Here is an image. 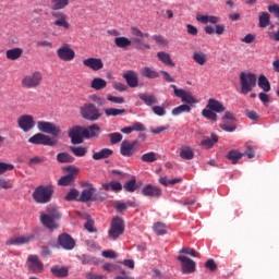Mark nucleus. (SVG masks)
<instances>
[{
    "label": "nucleus",
    "instance_id": "1",
    "mask_svg": "<svg viewBox=\"0 0 279 279\" xmlns=\"http://www.w3.org/2000/svg\"><path fill=\"white\" fill-rule=\"evenodd\" d=\"M71 0H50V8L53 10L51 16L54 19L52 25L56 27H62L65 31L71 29V23H69V16L60 11L69 8Z\"/></svg>",
    "mask_w": 279,
    "mask_h": 279
},
{
    "label": "nucleus",
    "instance_id": "2",
    "mask_svg": "<svg viewBox=\"0 0 279 279\" xmlns=\"http://www.w3.org/2000/svg\"><path fill=\"white\" fill-rule=\"evenodd\" d=\"M60 213L53 206L46 208V211L40 213V223L48 230H58V219H60Z\"/></svg>",
    "mask_w": 279,
    "mask_h": 279
},
{
    "label": "nucleus",
    "instance_id": "3",
    "mask_svg": "<svg viewBox=\"0 0 279 279\" xmlns=\"http://www.w3.org/2000/svg\"><path fill=\"white\" fill-rule=\"evenodd\" d=\"M221 112H226V106L215 98H209L202 116L207 121H217V114H221Z\"/></svg>",
    "mask_w": 279,
    "mask_h": 279
},
{
    "label": "nucleus",
    "instance_id": "4",
    "mask_svg": "<svg viewBox=\"0 0 279 279\" xmlns=\"http://www.w3.org/2000/svg\"><path fill=\"white\" fill-rule=\"evenodd\" d=\"M53 185H39L33 192V199L36 204H49L53 197Z\"/></svg>",
    "mask_w": 279,
    "mask_h": 279
},
{
    "label": "nucleus",
    "instance_id": "5",
    "mask_svg": "<svg viewBox=\"0 0 279 279\" xmlns=\"http://www.w3.org/2000/svg\"><path fill=\"white\" fill-rule=\"evenodd\" d=\"M114 45L119 49H128L129 47H132V45H135V49H137L138 51L151 49V46H149V44H144L140 38L130 39L128 37H116Z\"/></svg>",
    "mask_w": 279,
    "mask_h": 279
},
{
    "label": "nucleus",
    "instance_id": "6",
    "mask_svg": "<svg viewBox=\"0 0 279 279\" xmlns=\"http://www.w3.org/2000/svg\"><path fill=\"white\" fill-rule=\"evenodd\" d=\"M256 74L252 72H241L240 73V93L241 95H248V93H252L254 88H256Z\"/></svg>",
    "mask_w": 279,
    "mask_h": 279
},
{
    "label": "nucleus",
    "instance_id": "7",
    "mask_svg": "<svg viewBox=\"0 0 279 279\" xmlns=\"http://www.w3.org/2000/svg\"><path fill=\"white\" fill-rule=\"evenodd\" d=\"M123 232H125V222H123V219L120 217L113 218L108 231L109 239H111V241H117V239H119Z\"/></svg>",
    "mask_w": 279,
    "mask_h": 279
},
{
    "label": "nucleus",
    "instance_id": "8",
    "mask_svg": "<svg viewBox=\"0 0 279 279\" xmlns=\"http://www.w3.org/2000/svg\"><path fill=\"white\" fill-rule=\"evenodd\" d=\"M23 88H38L43 84V73L35 71L25 75L21 82Z\"/></svg>",
    "mask_w": 279,
    "mask_h": 279
},
{
    "label": "nucleus",
    "instance_id": "9",
    "mask_svg": "<svg viewBox=\"0 0 279 279\" xmlns=\"http://www.w3.org/2000/svg\"><path fill=\"white\" fill-rule=\"evenodd\" d=\"M81 114L83 119H86V121H99V119H101L99 109H97V107L90 102H87L81 107Z\"/></svg>",
    "mask_w": 279,
    "mask_h": 279
},
{
    "label": "nucleus",
    "instance_id": "10",
    "mask_svg": "<svg viewBox=\"0 0 279 279\" xmlns=\"http://www.w3.org/2000/svg\"><path fill=\"white\" fill-rule=\"evenodd\" d=\"M66 171V175L61 177L58 181L59 186H71L75 182V178L80 173V168L75 166H68L63 168Z\"/></svg>",
    "mask_w": 279,
    "mask_h": 279
},
{
    "label": "nucleus",
    "instance_id": "11",
    "mask_svg": "<svg viewBox=\"0 0 279 279\" xmlns=\"http://www.w3.org/2000/svg\"><path fill=\"white\" fill-rule=\"evenodd\" d=\"M170 87L173 88L175 97H179L183 104H189L190 106H193V104H199V100L193 96V93L178 88L175 85H171Z\"/></svg>",
    "mask_w": 279,
    "mask_h": 279
},
{
    "label": "nucleus",
    "instance_id": "12",
    "mask_svg": "<svg viewBox=\"0 0 279 279\" xmlns=\"http://www.w3.org/2000/svg\"><path fill=\"white\" fill-rule=\"evenodd\" d=\"M28 143L32 145H46L48 147H53L58 144V141L51 138L49 135L36 133L31 138H28Z\"/></svg>",
    "mask_w": 279,
    "mask_h": 279
},
{
    "label": "nucleus",
    "instance_id": "13",
    "mask_svg": "<svg viewBox=\"0 0 279 279\" xmlns=\"http://www.w3.org/2000/svg\"><path fill=\"white\" fill-rule=\"evenodd\" d=\"M57 56L59 60H62V62H71L75 60V50L71 48V45L63 44L61 47L58 48Z\"/></svg>",
    "mask_w": 279,
    "mask_h": 279
},
{
    "label": "nucleus",
    "instance_id": "14",
    "mask_svg": "<svg viewBox=\"0 0 279 279\" xmlns=\"http://www.w3.org/2000/svg\"><path fill=\"white\" fill-rule=\"evenodd\" d=\"M17 126L24 132H32L36 128V120L32 114H22L17 118Z\"/></svg>",
    "mask_w": 279,
    "mask_h": 279
},
{
    "label": "nucleus",
    "instance_id": "15",
    "mask_svg": "<svg viewBox=\"0 0 279 279\" xmlns=\"http://www.w3.org/2000/svg\"><path fill=\"white\" fill-rule=\"evenodd\" d=\"M37 129L39 132H43L44 134H51V136H59L60 135V126L53 124V122H47V121H39L37 122Z\"/></svg>",
    "mask_w": 279,
    "mask_h": 279
},
{
    "label": "nucleus",
    "instance_id": "16",
    "mask_svg": "<svg viewBox=\"0 0 279 279\" xmlns=\"http://www.w3.org/2000/svg\"><path fill=\"white\" fill-rule=\"evenodd\" d=\"M136 145H138V141L130 142L128 140H124L120 145V154L124 158H130L131 156H134L136 153Z\"/></svg>",
    "mask_w": 279,
    "mask_h": 279
},
{
    "label": "nucleus",
    "instance_id": "17",
    "mask_svg": "<svg viewBox=\"0 0 279 279\" xmlns=\"http://www.w3.org/2000/svg\"><path fill=\"white\" fill-rule=\"evenodd\" d=\"M177 259L181 263L182 274H195L197 264L193 259L184 255H179Z\"/></svg>",
    "mask_w": 279,
    "mask_h": 279
},
{
    "label": "nucleus",
    "instance_id": "18",
    "mask_svg": "<svg viewBox=\"0 0 279 279\" xmlns=\"http://www.w3.org/2000/svg\"><path fill=\"white\" fill-rule=\"evenodd\" d=\"M27 267L32 274H40L45 269V265H43L37 255H29L27 257Z\"/></svg>",
    "mask_w": 279,
    "mask_h": 279
},
{
    "label": "nucleus",
    "instance_id": "19",
    "mask_svg": "<svg viewBox=\"0 0 279 279\" xmlns=\"http://www.w3.org/2000/svg\"><path fill=\"white\" fill-rule=\"evenodd\" d=\"M69 136H70L73 145H80V144L84 143V128L73 126L69 131Z\"/></svg>",
    "mask_w": 279,
    "mask_h": 279
},
{
    "label": "nucleus",
    "instance_id": "20",
    "mask_svg": "<svg viewBox=\"0 0 279 279\" xmlns=\"http://www.w3.org/2000/svg\"><path fill=\"white\" fill-rule=\"evenodd\" d=\"M83 64L86 66V69H90V71H101L104 69V61L99 58H87L83 60Z\"/></svg>",
    "mask_w": 279,
    "mask_h": 279
},
{
    "label": "nucleus",
    "instance_id": "21",
    "mask_svg": "<svg viewBox=\"0 0 279 279\" xmlns=\"http://www.w3.org/2000/svg\"><path fill=\"white\" fill-rule=\"evenodd\" d=\"M34 241V234L19 235L7 241L5 245H25Z\"/></svg>",
    "mask_w": 279,
    "mask_h": 279
},
{
    "label": "nucleus",
    "instance_id": "22",
    "mask_svg": "<svg viewBox=\"0 0 279 279\" xmlns=\"http://www.w3.org/2000/svg\"><path fill=\"white\" fill-rule=\"evenodd\" d=\"M58 241L63 250H73L75 247V240H73V238H71V235L68 233H62L59 235Z\"/></svg>",
    "mask_w": 279,
    "mask_h": 279
},
{
    "label": "nucleus",
    "instance_id": "23",
    "mask_svg": "<svg viewBox=\"0 0 279 279\" xmlns=\"http://www.w3.org/2000/svg\"><path fill=\"white\" fill-rule=\"evenodd\" d=\"M123 78L130 88H136L138 86V74L136 72L129 70L123 73Z\"/></svg>",
    "mask_w": 279,
    "mask_h": 279
},
{
    "label": "nucleus",
    "instance_id": "24",
    "mask_svg": "<svg viewBox=\"0 0 279 279\" xmlns=\"http://www.w3.org/2000/svg\"><path fill=\"white\" fill-rule=\"evenodd\" d=\"M142 195L145 197H160V195H162V190L158 186L148 184L142 189Z\"/></svg>",
    "mask_w": 279,
    "mask_h": 279
},
{
    "label": "nucleus",
    "instance_id": "25",
    "mask_svg": "<svg viewBox=\"0 0 279 279\" xmlns=\"http://www.w3.org/2000/svg\"><path fill=\"white\" fill-rule=\"evenodd\" d=\"M99 134H101V128L98 124L84 128V138H99Z\"/></svg>",
    "mask_w": 279,
    "mask_h": 279
},
{
    "label": "nucleus",
    "instance_id": "26",
    "mask_svg": "<svg viewBox=\"0 0 279 279\" xmlns=\"http://www.w3.org/2000/svg\"><path fill=\"white\" fill-rule=\"evenodd\" d=\"M84 186H88V189L82 191L78 202H90L97 190L90 183H85Z\"/></svg>",
    "mask_w": 279,
    "mask_h": 279
},
{
    "label": "nucleus",
    "instance_id": "27",
    "mask_svg": "<svg viewBox=\"0 0 279 279\" xmlns=\"http://www.w3.org/2000/svg\"><path fill=\"white\" fill-rule=\"evenodd\" d=\"M192 60H194V62L199 66H205L208 62V54L204 50H194Z\"/></svg>",
    "mask_w": 279,
    "mask_h": 279
},
{
    "label": "nucleus",
    "instance_id": "28",
    "mask_svg": "<svg viewBox=\"0 0 279 279\" xmlns=\"http://www.w3.org/2000/svg\"><path fill=\"white\" fill-rule=\"evenodd\" d=\"M138 98L144 101V104L150 108H154V106H156V104H158V97H156L155 95L151 94H138Z\"/></svg>",
    "mask_w": 279,
    "mask_h": 279
},
{
    "label": "nucleus",
    "instance_id": "29",
    "mask_svg": "<svg viewBox=\"0 0 279 279\" xmlns=\"http://www.w3.org/2000/svg\"><path fill=\"white\" fill-rule=\"evenodd\" d=\"M196 21H198V23H202L203 25H208V23H210L211 25H217V23H219V17L215 15L197 14Z\"/></svg>",
    "mask_w": 279,
    "mask_h": 279
},
{
    "label": "nucleus",
    "instance_id": "30",
    "mask_svg": "<svg viewBox=\"0 0 279 279\" xmlns=\"http://www.w3.org/2000/svg\"><path fill=\"white\" fill-rule=\"evenodd\" d=\"M50 271L56 278H66L69 276V268L64 266H52Z\"/></svg>",
    "mask_w": 279,
    "mask_h": 279
},
{
    "label": "nucleus",
    "instance_id": "31",
    "mask_svg": "<svg viewBox=\"0 0 279 279\" xmlns=\"http://www.w3.org/2000/svg\"><path fill=\"white\" fill-rule=\"evenodd\" d=\"M257 86H259L264 93H269V90H271V84L265 74H260L258 76Z\"/></svg>",
    "mask_w": 279,
    "mask_h": 279
},
{
    "label": "nucleus",
    "instance_id": "32",
    "mask_svg": "<svg viewBox=\"0 0 279 279\" xmlns=\"http://www.w3.org/2000/svg\"><path fill=\"white\" fill-rule=\"evenodd\" d=\"M108 86V82L101 77H95L90 82V88L94 90H104Z\"/></svg>",
    "mask_w": 279,
    "mask_h": 279
},
{
    "label": "nucleus",
    "instance_id": "33",
    "mask_svg": "<svg viewBox=\"0 0 279 279\" xmlns=\"http://www.w3.org/2000/svg\"><path fill=\"white\" fill-rule=\"evenodd\" d=\"M180 158L182 160H193L195 158V153L191 146H182L180 151Z\"/></svg>",
    "mask_w": 279,
    "mask_h": 279
},
{
    "label": "nucleus",
    "instance_id": "34",
    "mask_svg": "<svg viewBox=\"0 0 279 279\" xmlns=\"http://www.w3.org/2000/svg\"><path fill=\"white\" fill-rule=\"evenodd\" d=\"M157 58L162 62V64H166V66H175V63L171 60V54L168 52L159 51L157 52Z\"/></svg>",
    "mask_w": 279,
    "mask_h": 279
},
{
    "label": "nucleus",
    "instance_id": "35",
    "mask_svg": "<svg viewBox=\"0 0 279 279\" xmlns=\"http://www.w3.org/2000/svg\"><path fill=\"white\" fill-rule=\"evenodd\" d=\"M243 156H245V154L239 151L238 149H233L228 153L227 158L231 161V163L239 165V160H241Z\"/></svg>",
    "mask_w": 279,
    "mask_h": 279
},
{
    "label": "nucleus",
    "instance_id": "36",
    "mask_svg": "<svg viewBox=\"0 0 279 279\" xmlns=\"http://www.w3.org/2000/svg\"><path fill=\"white\" fill-rule=\"evenodd\" d=\"M113 151L110 148H102L100 151L94 153L93 159L94 160H104L106 158H110Z\"/></svg>",
    "mask_w": 279,
    "mask_h": 279
},
{
    "label": "nucleus",
    "instance_id": "37",
    "mask_svg": "<svg viewBox=\"0 0 279 279\" xmlns=\"http://www.w3.org/2000/svg\"><path fill=\"white\" fill-rule=\"evenodd\" d=\"M5 56L8 60H19V58L23 56V49L22 48L9 49L7 50Z\"/></svg>",
    "mask_w": 279,
    "mask_h": 279
},
{
    "label": "nucleus",
    "instance_id": "38",
    "mask_svg": "<svg viewBox=\"0 0 279 279\" xmlns=\"http://www.w3.org/2000/svg\"><path fill=\"white\" fill-rule=\"evenodd\" d=\"M216 143H219V137L216 134L211 133V138L202 141L201 145L203 147H206L207 149H213Z\"/></svg>",
    "mask_w": 279,
    "mask_h": 279
},
{
    "label": "nucleus",
    "instance_id": "39",
    "mask_svg": "<svg viewBox=\"0 0 279 279\" xmlns=\"http://www.w3.org/2000/svg\"><path fill=\"white\" fill-rule=\"evenodd\" d=\"M142 75L143 77H147L148 80H156V77H159L158 72L149 66H145L142 69Z\"/></svg>",
    "mask_w": 279,
    "mask_h": 279
},
{
    "label": "nucleus",
    "instance_id": "40",
    "mask_svg": "<svg viewBox=\"0 0 279 279\" xmlns=\"http://www.w3.org/2000/svg\"><path fill=\"white\" fill-rule=\"evenodd\" d=\"M184 112H191V107L189 105H180L172 109L171 114L173 117H180Z\"/></svg>",
    "mask_w": 279,
    "mask_h": 279
},
{
    "label": "nucleus",
    "instance_id": "41",
    "mask_svg": "<svg viewBox=\"0 0 279 279\" xmlns=\"http://www.w3.org/2000/svg\"><path fill=\"white\" fill-rule=\"evenodd\" d=\"M105 114L106 117H121V114H125V109L107 108Z\"/></svg>",
    "mask_w": 279,
    "mask_h": 279
},
{
    "label": "nucleus",
    "instance_id": "42",
    "mask_svg": "<svg viewBox=\"0 0 279 279\" xmlns=\"http://www.w3.org/2000/svg\"><path fill=\"white\" fill-rule=\"evenodd\" d=\"M142 162H156L158 155L154 151L146 153L141 157Z\"/></svg>",
    "mask_w": 279,
    "mask_h": 279
},
{
    "label": "nucleus",
    "instance_id": "43",
    "mask_svg": "<svg viewBox=\"0 0 279 279\" xmlns=\"http://www.w3.org/2000/svg\"><path fill=\"white\" fill-rule=\"evenodd\" d=\"M131 34H132V36H135V38H138L140 40H141V38H149V33H143L136 26L131 27Z\"/></svg>",
    "mask_w": 279,
    "mask_h": 279
},
{
    "label": "nucleus",
    "instance_id": "44",
    "mask_svg": "<svg viewBox=\"0 0 279 279\" xmlns=\"http://www.w3.org/2000/svg\"><path fill=\"white\" fill-rule=\"evenodd\" d=\"M58 162L66 163V162H73L74 158L69 155V153H60L57 155Z\"/></svg>",
    "mask_w": 279,
    "mask_h": 279
},
{
    "label": "nucleus",
    "instance_id": "45",
    "mask_svg": "<svg viewBox=\"0 0 279 279\" xmlns=\"http://www.w3.org/2000/svg\"><path fill=\"white\" fill-rule=\"evenodd\" d=\"M151 110L156 117H165L167 114V109L165 108V105H155L151 107Z\"/></svg>",
    "mask_w": 279,
    "mask_h": 279
},
{
    "label": "nucleus",
    "instance_id": "46",
    "mask_svg": "<svg viewBox=\"0 0 279 279\" xmlns=\"http://www.w3.org/2000/svg\"><path fill=\"white\" fill-rule=\"evenodd\" d=\"M71 151L74 154V156L82 158L86 156V153L88 150L86 149V147L77 146V147H71Z\"/></svg>",
    "mask_w": 279,
    "mask_h": 279
},
{
    "label": "nucleus",
    "instance_id": "47",
    "mask_svg": "<svg viewBox=\"0 0 279 279\" xmlns=\"http://www.w3.org/2000/svg\"><path fill=\"white\" fill-rule=\"evenodd\" d=\"M269 13L263 12L259 15V27H267L269 25Z\"/></svg>",
    "mask_w": 279,
    "mask_h": 279
},
{
    "label": "nucleus",
    "instance_id": "48",
    "mask_svg": "<svg viewBox=\"0 0 279 279\" xmlns=\"http://www.w3.org/2000/svg\"><path fill=\"white\" fill-rule=\"evenodd\" d=\"M154 230L159 236L162 234H167V226H165V223L156 222L154 226Z\"/></svg>",
    "mask_w": 279,
    "mask_h": 279
},
{
    "label": "nucleus",
    "instance_id": "49",
    "mask_svg": "<svg viewBox=\"0 0 279 279\" xmlns=\"http://www.w3.org/2000/svg\"><path fill=\"white\" fill-rule=\"evenodd\" d=\"M47 158L40 156H34L28 160V167H34V165H43Z\"/></svg>",
    "mask_w": 279,
    "mask_h": 279
},
{
    "label": "nucleus",
    "instance_id": "50",
    "mask_svg": "<svg viewBox=\"0 0 279 279\" xmlns=\"http://www.w3.org/2000/svg\"><path fill=\"white\" fill-rule=\"evenodd\" d=\"M111 145H117V143H121L123 141V135L121 133H111L109 134Z\"/></svg>",
    "mask_w": 279,
    "mask_h": 279
},
{
    "label": "nucleus",
    "instance_id": "51",
    "mask_svg": "<svg viewBox=\"0 0 279 279\" xmlns=\"http://www.w3.org/2000/svg\"><path fill=\"white\" fill-rule=\"evenodd\" d=\"M124 189L125 191H128L129 193H134V191H136V179H131L130 181H128L124 184Z\"/></svg>",
    "mask_w": 279,
    "mask_h": 279
},
{
    "label": "nucleus",
    "instance_id": "52",
    "mask_svg": "<svg viewBox=\"0 0 279 279\" xmlns=\"http://www.w3.org/2000/svg\"><path fill=\"white\" fill-rule=\"evenodd\" d=\"M179 254H187L189 256H192L193 258H198L199 257V254H197L195 252L194 248H191V247H183L179 251Z\"/></svg>",
    "mask_w": 279,
    "mask_h": 279
},
{
    "label": "nucleus",
    "instance_id": "53",
    "mask_svg": "<svg viewBox=\"0 0 279 279\" xmlns=\"http://www.w3.org/2000/svg\"><path fill=\"white\" fill-rule=\"evenodd\" d=\"M80 197V192L75 189L70 190V192L65 195L66 202H73V199H77Z\"/></svg>",
    "mask_w": 279,
    "mask_h": 279
},
{
    "label": "nucleus",
    "instance_id": "54",
    "mask_svg": "<svg viewBox=\"0 0 279 279\" xmlns=\"http://www.w3.org/2000/svg\"><path fill=\"white\" fill-rule=\"evenodd\" d=\"M13 170H14V165L0 162V175H3V173H5L7 171H13Z\"/></svg>",
    "mask_w": 279,
    "mask_h": 279
},
{
    "label": "nucleus",
    "instance_id": "55",
    "mask_svg": "<svg viewBox=\"0 0 279 279\" xmlns=\"http://www.w3.org/2000/svg\"><path fill=\"white\" fill-rule=\"evenodd\" d=\"M82 265H95L97 264V259L95 257H90L88 255H83L81 257Z\"/></svg>",
    "mask_w": 279,
    "mask_h": 279
},
{
    "label": "nucleus",
    "instance_id": "56",
    "mask_svg": "<svg viewBox=\"0 0 279 279\" xmlns=\"http://www.w3.org/2000/svg\"><path fill=\"white\" fill-rule=\"evenodd\" d=\"M221 130H223V132H234V130H236V124H234L233 122L231 123H226L223 122L222 124H220Z\"/></svg>",
    "mask_w": 279,
    "mask_h": 279
},
{
    "label": "nucleus",
    "instance_id": "57",
    "mask_svg": "<svg viewBox=\"0 0 279 279\" xmlns=\"http://www.w3.org/2000/svg\"><path fill=\"white\" fill-rule=\"evenodd\" d=\"M153 40L157 43V45H161L162 47H167L169 45V41L162 37V35H154Z\"/></svg>",
    "mask_w": 279,
    "mask_h": 279
},
{
    "label": "nucleus",
    "instance_id": "58",
    "mask_svg": "<svg viewBox=\"0 0 279 279\" xmlns=\"http://www.w3.org/2000/svg\"><path fill=\"white\" fill-rule=\"evenodd\" d=\"M85 230H87V232H97V229L95 228V221H93V219H87L85 223Z\"/></svg>",
    "mask_w": 279,
    "mask_h": 279
},
{
    "label": "nucleus",
    "instance_id": "59",
    "mask_svg": "<svg viewBox=\"0 0 279 279\" xmlns=\"http://www.w3.org/2000/svg\"><path fill=\"white\" fill-rule=\"evenodd\" d=\"M107 99H108V101H111L112 104H125V98H123V97L108 95Z\"/></svg>",
    "mask_w": 279,
    "mask_h": 279
},
{
    "label": "nucleus",
    "instance_id": "60",
    "mask_svg": "<svg viewBox=\"0 0 279 279\" xmlns=\"http://www.w3.org/2000/svg\"><path fill=\"white\" fill-rule=\"evenodd\" d=\"M133 132H145L147 129L145 128V124L141 122H135L131 125Z\"/></svg>",
    "mask_w": 279,
    "mask_h": 279
},
{
    "label": "nucleus",
    "instance_id": "61",
    "mask_svg": "<svg viewBox=\"0 0 279 279\" xmlns=\"http://www.w3.org/2000/svg\"><path fill=\"white\" fill-rule=\"evenodd\" d=\"M205 267L209 269V271H216L217 263H215V259L210 258L205 263Z\"/></svg>",
    "mask_w": 279,
    "mask_h": 279
},
{
    "label": "nucleus",
    "instance_id": "62",
    "mask_svg": "<svg viewBox=\"0 0 279 279\" xmlns=\"http://www.w3.org/2000/svg\"><path fill=\"white\" fill-rule=\"evenodd\" d=\"M113 88H114V90H118L119 93H125V90H128V85H125L123 83H114Z\"/></svg>",
    "mask_w": 279,
    "mask_h": 279
},
{
    "label": "nucleus",
    "instance_id": "63",
    "mask_svg": "<svg viewBox=\"0 0 279 279\" xmlns=\"http://www.w3.org/2000/svg\"><path fill=\"white\" fill-rule=\"evenodd\" d=\"M253 40H256V36L254 34H247L244 38L241 39V43H245L246 45H251Z\"/></svg>",
    "mask_w": 279,
    "mask_h": 279
},
{
    "label": "nucleus",
    "instance_id": "64",
    "mask_svg": "<svg viewBox=\"0 0 279 279\" xmlns=\"http://www.w3.org/2000/svg\"><path fill=\"white\" fill-rule=\"evenodd\" d=\"M123 185L121 184V182L118 181H111V190L114 192H119L122 191Z\"/></svg>",
    "mask_w": 279,
    "mask_h": 279
}]
</instances>
